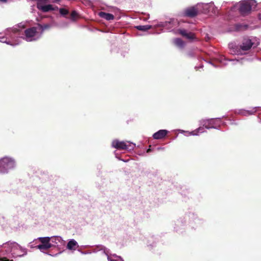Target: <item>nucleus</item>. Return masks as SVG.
Instances as JSON below:
<instances>
[{
    "instance_id": "obj_18",
    "label": "nucleus",
    "mask_w": 261,
    "mask_h": 261,
    "mask_svg": "<svg viewBox=\"0 0 261 261\" xmlns=\"http://www.w3.org/2000/svg\"><path fill=\"white\" fill-rule=\"evenodd\" d=\"M175 45L180 48H182L185 46V42L179 38H176L173 40Z\"/></svg>"
},
{
    "instance_id": "obj_29",
    "label": "nucleus",
    "mask_w": 261,
    "mask_h": 261,
    "mask_svg": "<svg viewBox=\"0 0 261 261\" xmlns=\"http://www.w3.org/2000/svg\"><path fill=\"white\" fill-rule=\"evenodd\" d=\"M8 0H0V2L2 3H6Z\"/></svg>"
},
{
    "instance_id": "obj_20",
    "label": "nucleus",
    "mask_w": 261,
    "mask_h": 261,
    "mask_svg": "<svg viewBox=\"0 0 261 261\" xmlns=\"http://www.w3.org/2000/svg\"><path fill=\"white\" fill-rule=\"evenodd\" d=\"M205 130L203 127H199L198 128L192 131V136H198L200 134L205 132Z\"/></svg>"
},
{
    "instance_id": "obj_10",
    "label": "nucleus",
    "mask_w": 261,
    "mask_h": 261,
    "mask_svg": "<svg viewBox=\"0 0 261 261\" xmlns=\"http://www.w3.org/2000/svg\"><path fill=\"white\" fill-rule=\"evenodd\" d=\"M100 250H102L103 253L107 256L108 261H124L120 256H117L116 254H113L110 256L109 255L108 249L105 247L101 246Z\"/></svg>"
},
{
    "instance_id": "obj_1",
    "label": "nucleus",
    "mask_w": 261,
    "mask_h": 261,
    "mask_svg": "<svg viewBox=\"0 0 261 261\" xmlns=\"http://www.w3.org/2000/svg\"><path fill=\"white\" fill-rule=\"evenodd\" d=\"M18 26L8 28L0 33V42L11 46L18 45L23 39L28 42L38 40L41 37V28L34 27L25 30L18 29Z\"/></svg>"
},
{
    "instance_id": "obj_21",
    "label": "nucleus",
    "mask_w": 261,
    "mask_h": 261,
    "mask_svg": "<svg viewBox=\"0 0 261 261\" xmlns=\"http://www.w3.org/2000/svg\"><path fill=\"white\" fill-rule=\"evenodd\" d=\"M151 25H137L135 27V28L140 31H146L151 28Z\"/></svg>"
},
{
    "instance_id": "obj_14",
    "label": "nucleus",
    "mask_w": 261,
    "mask_h": 261,
    "mask_svg": "<svg viewBox=\"0 0 261 261\" xmlns=\"http://www.w3.org/2000/svg\"><path fill=\"white\" fill-rule=\"evenodd\" d=\"M179 33L182 36L188 39L192 40L195 38V35L193 33L191 32H187L185 30H179Z\"/></svg>"
},
{
    "instance_id": "obj_19",
    "label": "nucleus",
    "mask_w": 261,
    "mask_h": 261,
    "mask_svg": "<svg viewBox=\"0 0 261 261\" xmlns=\"http://www.w3.org/2000/svg\"><path fill=\"white\" fill-rule=\"evenodd\" d=\"M257 107H254L250 110H243L241 112V114L244 116H248L253 114L256 111Z\"/></svg>"
},
{
    "instance_id": "obj_25",
    "label": "nucleus",
    "mask_w": 261,
    "mask_h": 261,
    "mask_svg": "<svg viewBox=\"0 0 261 261\" xmlns=\"http://www.w3.org/2000/svg\"><path fill=\"white\" fill-rule=\"evenodd\" d=\"M77 16V14L76 11H73L71 14V19L74 21L76 19V18Z\"/></svg>"
},
{
    "instance_id": "obj_9",
    "label": "nucleus",
    "mask_w": 261,
    "mask_h": 261,
    "mask_svg": "<svg viewBox=\"0 0 261 261\" xmlns=\"http://www.w3.org/2000/svg\"><path fill=\"white\" fill-rule=\"evenodd\" d=\"M50 239L51 247H56L61 249L65 245V241L60 236H52L50 237Z\"/></svg>"
},
{
    "instance_id": "obj_12",
    "label": "nucleus",
    "mask_w": 261,
    "mask_h": 261,
    "mask_svg": "<svg viewBox=\"0 0 261 261\" xmlns=\"http://www.w3.org/2000/svg\"><path fill=\"white\" fill-rule=\"evenodd\" d=\"M168 131L166 129H161L153 134L152 137L154 139H161L164 138L168 134Z\"/></svg>"
},
{
    "instance_id": "obj_7",
    "label": "nucleus",
    "mask_w": 261,
    "mask_h": 261,
    "mask_svg": "<svg viewBox=\"0 0 261 261\" xmlns=\"http://www.w3.org/2000/svg\"><path fill=\"white\" fill-rule=\"evenodd\" d=\"M200 124L205 128H217V126H220L221 120L220 118H213L209 119H203L200 122Z\"/></svg>"
},
{
    "instance_id": "obj_8",
    "label": "nucleus",
    "mask_w": 261,
    "mask_h": 261,
    "mask_svg": "<svg viewBox=\"0 0 261 261\" xmlns=\"http://www.w3.org/2000/svg\"><path fill=\"white\" fill-rule=\"evenodd\" d=\"M38 239L41 244L37 245L36 248L40 251L44 252V251L51 248L50 237H39Z\"/></svg>"
},
{
    "instance_id": "obj_24",
    "label": "nucleus",
    "mask_w": 261,
    "mask_h": 261,
    "mask_svg": "<svg viewBox=\"0 0 261 261\" xmlns=\"http://www.w3.org/2000/svg\"><path fill=\"white\" fill-rule=\"evenodd\" d=\"M59 12L61 14V15H62L63 16H65L68 14L69 11L66 9L60 8L59 9Z\"/></svg>"
},
{
    "instance_id": "obj_3",
    "label": "nucleus",
    "mask_w": 261,
    "mask_h": 261,
    "mask_svg": "<svg viewBox=\"0 0 261 261\" xmlns=\"http://www.w3.org/2000/svg\"><path fill=\"white\" fill-rule=\"evenodd\" d=\"M16 167L15 159L8 155H5L0 158V173H8Z\"/></svg>"
},
{
    "instance_id": "obj_30",
    "label": "nucleus",
    "mask_w": 261,
    "mask_h": 261,
    "mask_svg": "<svg viewBox=\"0 0 261 261\" xmlns=\"http://www.w3.org/2000/svg\"><path fill=\"white\" fill-rule=\"evenodd\" d=\"M259 19L261 20V13L258 15Z\"/></svg>"
},
{
    "instance_id": "obj_6",
    "label": "nucleus",
    "mask_w": 261,
    "mask_h": 261,
    "mask_svg": "<svg viewBox=\"0 0 261 261\" xmlns=\"http://www.w3.org/2000/svg\"><path fill=\"white\" fill-rule=\"evenodd\" d=\"M112 146L118 149H125L130 151L134 149L136 144L128 141H120L118 140H115L112 142Z\"/></svg>"
},
{
    "instance_id": "obj_2",
    "label": "nucleus",
    "mask_w": 261,
    "mask_h": 261,
    "mask_svg": "<svg viewBox=\"0 0 261 261\" xmlns=\"http://www.w3.org/2000/svg\"><path fill=\"white\" fill-rule=\"evenodd\" d=\"M27 249L14 241H8L0 245V261H13V258L22 257Z\"/></svg>"
},
{
    "instance_id": "obj_32",
    "label": "nucleus",
    "mask_w": 261,
    "mask_h": 261,
    "mask_svg": "<svg viewBox=\"0 0 261 261\" xmlns=\"http://www.w3.org/2000/svg\"><path fill=\"white\" fill-rule=\"evenodd\" d=\"M150 150H150V149H149H149H148L147 150V152H150Z\"/></svg>"
},
{
    "instance_id": "obj_23",
    "label": "nucleus",
    "mask_w": 261,
    "mask_h": 261,
    "mask_svg": "<svg viewBox=\"0 0 261 261\" xmlns=\"http://www.w3.org/2000/svg\"><path fill=\"white\" fill-rule=\"evenodd\" d=\"M50 27V26L48 24H45V25H41V24H39L38 26H37V28H41V35H42L43 34V31L46 30V29H49V28Z\"/></svg>"
},
{
    "instance_id": "obj_4",
    "label": "nucleus",
    "mask_w": 261,
    "mask_h": 261,
    "mask_svg": "<svg viewBox=\"0 0 261 261\" xmlns=\"http://www.w3.org/2000/svg\"><path fill=\"white\" fill-rule=\"evenodd\" d=\"M257 6L255 0H245L239 3V11L242 15L248 14L251 10H254Z\"/></svg>"
},
{
    "instance_id": "obj_16",
    "label": "nucleus",
    "mask_w": 261,
    "mask_h": 261,
    "mask_svg": "<svg viewBox=\"0 0 261 261\" xmlns=\"http://www.w3.org/2000/svg\"><path fill=\"white\" fill-rule=\"evenodd\" d=\"M201 6H202L203 8L204 12H206V11H210V10H208L209 9H213L214 8V4L213 3H210L208 4H202L201 5L198 4L197 7H200Z\"/></svg>"
},
{
    "instance_id": "obj_17",
    "label": "nucleus",
    "mask_w": 261,
    "mask_h": 261,
    "mask_svg": "<svg viewBox=\"0 0 261 261\" xmlns=\"http://www.w3.org/2000/svg\"><path fill=\"white\" fill-rule=\"evenodd\" d=\"M246 60H247V59L245 57H244L238 59H231L230 60V61L232 62V64L233 65H237L238 64H243Z\"/></svg>"
},
{
    "instance_id": "obj_27",
    "label": "nucleus",
    "mask_w": 261,
    "mask_h": 261,
    "mask_svg": "<svg viewBox=\"0 0 261 261\" xmlns=\"http://www.w3.org/2000/svg\"><path fill=\"white\" fill-rule=\"evenodd\" d=\"M177 131L179 133H181V134H183L184 135V134L185 133V130H184L182 129H178Z\"/></svg>"
},
{
    "instance_id": "obj_15",
    "label": "nucleus",
    "mask_w": 261,
    "mask_h": 261,
    "mask_svg": "<svg viewBox=\"0 0 261 261\" xmlns=\"http://www.w3.org/2000/svg\"><path fill=\"white\" fill-rule=\"evenodd\" d=\"M98 15L100 17L105 18L107 20H113L114 18V16L113 14L104 12H100Z\"/></svg>"
},
{
    "instance_id": "obj_26",
    "label": "nucleus",
    "mask_w": 261,
    "mask_h": 261,
    "mask_svg": "<svg viewBox=\"0 0 261 261\" xmlns=\"http://www.w3.org/2000/svg\"><path fill=\"white\" fill-rule=\"evenodd\" d=\"M184 136H185L186 137H188V136H192V131L191 132L185 131V133L184 134Z\"/></svg>"
},
{
    "instance_id": "obj_31",
    "label": "nucleus",
    "mask_w": 261,
    "mask_h": 261,
    "mask_svg": "<svg viewBox=\"0 0 261 261\" xmlns=\"http://www.w3.org/2000/svg\"><path fill=\"white\" fill-rule=\"evenodd\" d=\"M164 148H162V147H159L158 148V150H161V149H163Z\"/></svg>"
},
{
    "instance_id": "obj_11",
    "label": "nucleus",
    "mask_w": 261,
    "mask_h": 261,
    "mask_svg": "<svg viewBox=\"0 0 261 261\" xmlns=\"http://www.w3.org/2000/svg\"><path fill=\"white\" fill-rule=\"evenodd\" d=\"M198 9L195 7L189 8L185 10L184 15L186 16L193 17L197 15Z\"/></svg>"
},
{
    "instance_id": "obj_5",
    "label": "nucleus",
    "mask_w": 261,
    "mask_h": 261,
    "mask_svg": "<svg viewBox=\"0 0 261 261\" xmlns=\"http://www.w3.org/2000/svg\"><path fill=\"white\" fill-rule=\"evenodd\" d=\"M253 43L249 38L244 39L239 46V48H233L231 50V54L235 55H244V51L249 50L252 46Z\"/></svg>"
},
{
    "instance_id": "obj_33",
    "label": "nucleus",
    "mask_w": 261,
    "mask_h": 261,
    "mask_svg": "<svg viewBox=\"0 0 261 261\" xmlns=\"http://www.w3.org/2000/svg\"><path fill=\"white\" fill-rule=\"evenodd\" d=\"M59 0H54V2H58L59 1Z\"/></svg>"
},
{
    "instance_id": "obj_22",
    "label": "nucleus",
    "mask_w": 261,
    "mask_h": 261,
    "mask_svg": "<svg viewBox=\"0 0 261 261\" xmlns=\"http://www.w3.org/2000/svg\"><path fill=\"white\" fill-rule=\"evenodd\" d=\"M38 241H39V240H38V238L34 240L33 241H32L29 243V246L31 248H35V247L36 248L37 245H36L38 243Z\"/></svg>"
},
{
    "instance_id": "obj_28",
    "label": "nucleus",
    "mask_w": 261,
    "mask_h": 261,
    "mask_svg": "<svg viewBox=\"0 0 261 261\" xmlns=\"http://www.w3.org/2000/svg\"><path fill=\"white\" fill-rule=\"evenodd\" d=\"M68 25V23L67 22H64L62 24H61V26L62 27H65Z\"/></svg>"
},
{
    "instance_id": "obj_34",
    "label": "nucleus",
    "mask_w": 261,
    "mask_h": 261,
    "mask_svg": "<svg viewBox=\"0 0 261 261\" xmlns=\"http://www.w3.org/2000/svg\"><path fill=\"white\" fill-rule=\"evenodd\" d=\"M83 254H87L88 253H86V252H82Z\"/></svg>"
},
{
    "instance_id": "obj_13",
    "label": "nucleus",
    "mask_w": 261,
    "mask_h": 261,
    "mask_svg": "<svg viewBox=\"0 0 261 261\" xmlns=\"http://www.w3.org/2000/svg\"><path fill=\"white\" fill-rule=\"evenodd\" d=\"M78 246L77 242L74 239H71L67 243V248L70 250H75Z\"/></svg>"
}]
</instances>
